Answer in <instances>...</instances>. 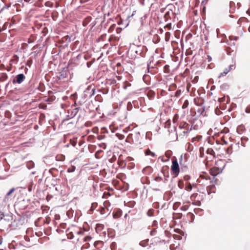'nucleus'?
Masks as SVG:
<instances>
[{
	"label": "nucleus",
	"mask_w": 250,
	"mask_h": 250,
	"mask_svg": "<svg viewBox=\"0 0 250 250\" xmlns=\"http://www.w3.org/2000/svg\"><path fill=\"white\" fill-rule=\"evenodd\" d=\"M171 170L173 174L175 175V176H177L180 172V168L178 161L177 160H174L172 161V165L171 167Z\"/></svg>",
	"instance_id": "obj_1"
},
{
	"label": "nucleus",
	"mask_w": 250,
	"mask_h": 250,
	"mask_svg": "<svg viewBox=\"0 0 250 250\" xmlns=\"http://www.w3.org/2000/svg\"><path fill=\"white\" fill-rule=\"evenodd\" d=\"M146 52V47L143 46H138L135 51V53L137 54L138 57H145Z\"/></svg>",
	"instance_id": "obj_2"
},
{
	"label": "nucleus",
	"mask_w": 250,
	"mask_h": 250,
	"mask_svg": "<svg viewBox=\"0 0 250 250\" xmlns=\"http://www.w3.org/2000/svg\"><path fill=\"white\" fill-rule=\"evenodd\" d=\"M179 128L180 132L183 134L184 136L189 132L192 129V127L186 123H184L182 125H180Z\"/></svg>",
	"instance_id": "obj_3"
},
{
	"label": "nucleus",
	"mask_w": 250,
	"mask_h": 250,
	"mask_svg": "<svg viewBox=\"0 0 250 250\" xmlns=\"http://www.w3.org/2000/svg\"><path fill=\"white\" fill-rule=\"evenodd\" d=\"M95 87L93 85H89L87 88L84 91V95L86 97H91L95 94Z\"/></svg>",
	"instance_id": "obj_4"
},
{
	"label": "nucleus",
	"mask_w": 250,
	"mask_h": 250,
	"mask_svg": "<svg viewBox=\"0 0 250 250\" xmlns=\"http://www.w3.org/2000/svg\"><path fill=\"white\" fill-rule=\"evenodd\" d=\"M25 79V77L23 74H20L17 75L13 80V83H21Z\"/></svg>",
	"instance_id": "obj_5"
},
{
	"label": "nucleus",
	"mask_w": 250,
	"mask_h": 250,
	"mask_svg": "<svg viewBox=\"0 0 250 250\" xmlns=\"http://www.w3.org/2000/svg\"><path fill=\"white\" fill-rule=\"evenodd\" d=\"M194 103L199 106L202 105L204 103V99L202 97H196L194 99Z\"/></svg>",
	"instance_id": "obj_6"
},
{
	"label": "nucleus",
	"mask_w": 250,
	"mask_h": 250,
	"mask_svg": "<svg viewBox=\"0 0 250 250\" xmlns=\"http://www.w3.org/2000/svg\"><path fill=\"white\" fill-rule=\"evenodd\" d=\"M229 13H234L235 11V4L233 1H230L229 2Z\"/></svg>",
	"instance_id": "obj_7"
},
{
	"label": "nucleus",
	"mask_w": 250,
	"mask_h": 250,
	"mask_svg": "<svg viewBox=\"0 0 250 250\" xmlns=\"http://www.w3.org/2000/svg\"><path fill=\"white\" fill-rule=\"evenodd\" d=\"M145 154L146 155V156H151V157H155L156 155H155V153L153 152H152L149 149H146V150H145Z\"/></svg>",
	"instance_id": "obj_8"
},
{
	"label": "nucleus",
	"mask_w": 250,
	"mask_h": 250,
	"mask_svg": "<svg viewBox=\"0 0 250 250\" xmlns=\"http://www.w3.org/2000/svg\"><path fill=\"white\" fill-rule=\"evenodd\" d=\"M245 130V127L243 125H239L237 128V132L241 134Z\"/></svg>",
	"instance_id": "obj_9"
},
{
	"label": "nucleus",
	"mask_w": 250,
	"mask_h": 250,
	"mask_svg": "<svg viewBox=\"0 0 250 250\" xmlns=\"http://www.w3.org/2000/svg\"><path fill=\"white\" fill-rule=\"evenodd\" d=\"M79 107H77L72 110L71 112V118L74 117L78 113Z\"/></svg>",
	"instance_id": "obj_10"
},
{
	"label": "nucleus",
	"mask_w": 250,
	"mask_h": 250,
	"mask_svg": "<svg viewBox=\"0 0 250 250\" xmlns=\"http://www.w3.org/2000/svg\"><path fill=\"white\" fill-rule=\"evenodd\" d=\"M192 189V185L189 183H187L186 184V187H185V189L187 191H189L191 190Z\"/></svg>",
	"instance_id": "obj_11"
},
{
	"label": "nucleus",
	"mask_w": 250,
	"mask_h": 250,
	"mask_svg": "<svg viewBox=\"0 0 250 250\" xmlns=\"http://www.w3.org/2000/svg\"><path fill=\"white\" fill-rule=\"evenodd\" d=\"M148 241H149L148 239H146V240L141 241L140 242L139 244L140 246H141L142 247H146L148 245Z\"/></svg>",
	"instance_id": "obj_12"
},
{
	"label": "nucleus",
	"mask_w": 250,
	"mask_h": 250,
	"mask_svg": "<svg viewBox=\"0 0 250 250\" xmlns=\"http://www.w3.org/2000/svg\"><path fill=\"white\" fill-rule=\"evenodd\" d=\"M15 190L14 188H12L6 194L5 198L4 199V201H6L7 196H9L13 192H14Z\"/></svg>",
	"instance_id": "obj_13"
},
{
	"label": "nucleus",
	"mask_w": 250,
	"mask_h": 250,
	"mask_svg": "<svg viewBox=\"0 0 250 250\" xmlns=\"http://www.w3.org/2000/svg\"><path fill=\"white\" fill-rule=\"evenodd\" d=\"M229 69H228V68H226L223 72L221 73L220 74L218 77L220 78L222 76L226 75L229 73Z\"/></svg>",
	"instance_id": "obj_14"
},
{
	"label": "nucleus",
	"mask_w": 250,
	"mask_h": 250,
	"mask_svg": "<svg viewBox=\"0 0 250 250\" xmlns=\"http://www.w3.org/2000/svg\"><path fill=\"white\" fill-rule=\"evenodd\" d=\"M76 169V167L74 166H71L70 167L68 168L67 171V172L71 173L75 171Z\"/></svg>",
	"instance_id": "obj_15"
},
{
	"label": "nucleus",
	"mask_w": 250,
	"mask_h": 250,
	"mask_svg": "<svg viewBox=\"0 0 250 250\" xmlns=\"http://www.w3.org/2000/svg\"><path fill=\"white\" fill-rule=\"evenodd\" d=\"M5 217L3 218V219L5 220H7L8 221H10L12 220V216L11 215L7 214L5 215Z\"/></svg>",
	"instance_id": "obj_16"
},
{
	"label": "nucleus",
	"mask_w": 250,
	"mask_h": 250,
	"mask_svg": "<svg viewBox=\"0 0 250 250\" xmlns=\"http://www.w3.org/2000/svg\"><path fill=\"white\" fill-rule=\"evenodd\" d=\"M27 167L28 168V169H31L34 167V164L33 162L30 161L28 162L27 164Z\"/></svg>",
	"instance_id": "obj_17"
},
{
	"label": "nucleus",
	"mask_w": 250,
	"mask_h": 250,
	"mask_svg": "<svg viewBox=\"0 0 250 250\" xmlns=\"http://www.w3.org/2000/svg\"><path fill=\"white\" fill-rule=\"evenodd\" d=\"M116 136H117L119 140H123L125 138V136L123 134H121L119 133H117L115 134Z\"/></svg>",
	"instance_id": "obj_18"
},
{
	"label": "nucleus",
	"mask_w": 250,
	"mask_h": 250,
	"mask_svg": "<svg viewBox=\"0 0 250 250\" xmlns=\"http://www.w3.org/2000/svg\"><path fill=\"white\" fill-rule=\"evenodd\" d=\"M181 94V90L179 89L177 90L175 93V97H179Z\"/></svg>",
	"instance_id": "obj_19"
},
{
	"label": "nucleus",
	"mask_w": 250,
	"mask_h": 250,
	"mask_svg": "<svg viewBox=\"0 0 250 250\" xmlns=\"http://www.w3.org/2000/svg\"><path fill=\"white\" fill-rule=\"evenodd\" d=\"M188 100H186L184 102V103L182 105V108H186L188 106Z\"/></svg>",
	"instance_id": "obj_20"
},
{
	"label": "nucleus",
	"mask_w": 250,
	"mask_h": 250,
	"mask_svg": "<svg viewBox=\"0 0 250 250\" xmlns=\"http://www.w3.org/2000/svg\"><path fill=\"white\" fill-rule=\"evenodd\" d=\"M207 153L209 154L212 155H213L214 154L215 152L212 149L210 148V149H208L207 150Z\"/></svg>",
	"instance_id": "obj_21"
},
{
	"label": "nucleus",
	"mask_w": 250,
	"mask_h": 250,
	"mask_svg": "<svg viewBox=\"0 0 250 250\" xmlns=\"http://www.w3.org/2000/svg\"><path fill=\"white\" fill-rule=\"evenodd\" d=\"M229 39L230 40L237 41V40H238L239 37H236V36H229Z\"/></svg>",
	"instance_id": "obj_22"
},
{
	"label": "nucleus",
	"mask_w": 250,
	"mask_h": 250,
	"mask_svg": "<svg viewBox=\"0 0 250 250\" xmlns=\"http://www.w3.org/2000/svg\"><path fill=\"white\" fill-rule=\"evenodd\" d=\"M0 79H2L3 81L6 80L7 79V75L5 74H3Z\"/></svg>",
	"instance_id": "obj_23"
},
{
	"label": "nucleus",
	"mask_w": 250,
	"mask_h": 250,
	"mask_svg": "<svg viewBox=\"0 0 250 250\" xmlns=\"http://www.w3.org/2000/svg\"><path fill=\"white\" fill-rule=\"evenodd\" d=\"M106 212L105 211V208H102L100 210V213L101 214H105Z\"/></svg>",
	"instance_id": "obj_24"
},
{
	"label": "nucleus",
	"mask_w": 250,
	"mask_h": 250,
	"mask_svg": "<svg viewBox=\"0 0 250 250\" xmlns=\"http://www.w3.org/2000/svg\"><path fill=\"white\" fill-rule=\"evenodd\" d=\"M4 217H5V216H4L3 212L0 211V220L3 219V218Z\"/></svg>",
	"instance_id": "obj_25"
},
{
	"label": "nucleus",
	"mask_w": 250,
	"mask_h": 250,
	"mask_svg": "<svg viewBox=\"0 0 250 250\" xmlns=\"http://www.w3.org/2000/svg\"><path fill=\"white\" fill-rule=\"evenodd\" d=\"M156 230L155 229H153L152 230H151L150 231V235L151 236L154 235L155 234V233H156Z\"/></svg>",
	"instance_id": "obj_26"
},
{
	"label": "nucleus",
	"mask_w": 250,
	"mask_h": 250,
	"mask_svg": "<svg viewBox=\"0 0 250 250\" xmlns=\"http://www.w3.org/2000/svg\"><path fill=\"white\" fill-rule=\"evenodd\" d=\"M150 169V167H146V168H145L143 170V171L144 173H146V171L148 170V169Z\"/></svg>",
	"instance_id": "obj_27"
},
{
	"label": "nucleus",
	"mask_w": 250,
	"mask_h": 250,
	"mask_svg": "<svg viewBox=\"0 0 250 250\" xmlns=\"http://www.w3.org/2000/svg\"><path fill=\"white\" fill-rule=\"evenodd\" d=\"M162 178L160 176H157L155 178V180L156 181H160L162 180Z\"/></svg>",
	"instance_id": "obj_28"
},
{
	"label": "nucleus",
	"mask_w": 250,
	"mask_h": 250,
	"mask_svg": "<svg viewBox=\"0 0 250 250\" xmlns=\"http://www.w3.org/2000/svg\"><path fill=\"white\" fill-rule=\"evenodd\" d=\"M147 215L149 216H151L152 215V211L151 210H149L147 212Z\"/></svg>",
	"instance_id": "obj_29"
},
{
	"label": "nucleus",
	"mask_w": 250,
	"mask_h": 250,
	"mask_svg": "<svg viewBox=\"0 0 250 250\" xmlns=\"http://www.w3.org/2000/svg\"><path fill=\"white\" fill-rule=\"evenodd\" d=\"M109 204V202H108V201H106V202H104V207H106V209H107V210H109V208H107V207H106V206L107 204Z\"/></svg>",
	"instance_id": "obj_30"
},
{
	"label": "nucleus",
	"mask_w": 250,
	"mask_h": 250,
	"mask_svg": "<svg viewBox=\"0 0 250 250\" xmlns=\"http://www.w3.org/2000/svg\"><path fill=\"white\" fill-rule=\"evenodd\" d=\"M91 239V237L89 236H87L85 238V241H88Z\"/></svg>",
	"instance_id": "obj_31"
},
{
	"label": "nucleus",
	"mask_w": 250,
	"mask_h": 250,
	"mask_svg": "<svg viewBox=\"0 0 250 250\" xmlns=\"http://www.w3.org/2000/svg\"><path fill=\"white\" fill-rule=\"evenodd\" d=\"M242 141H243V140H245V141H247L248 139L246 137H242Z\"/></svg>",
	"instance_id": "obj_32"
},
{
	"label": "nucleus",
	"mask_w": 250,
	"mask_h": 250,
	"mask_svg": "<svg viewBox=\"0 0 250 250\" xmlns=\"http://www.w3.org/2000/svg\"><path fill=\"white\" fill-rule=\"evenodd\" d=\"M233 67H234V66L233 65H230L229 66V68L228 69H229L230 71L231 69H232Z\"/></svg>",
	"instance_id": "obj_33"
},
{
	"label": "nucleus",
	"mask_w": 250,
	"mask_h": 250,
	"mask_svg": "<svg viewBox=\"0 0 250 250\" xmlns=\"http://www.w3.org/2000/svg\"><path fill=\"white\" fill-rule=\"evenodd\" d=\"M196 140L197 139L196 138H192V141L193 142H194L195 141H196Z\"/></svg>",
	"instance_id": "obj_34"
},
{
	"label": "nucleus",
	"mask_w": 250,
	"mask_h": 250,
	"mask_svg": "<svg viewBox=\"0 0 250 250\" xmlns=\"http://www.w3.org/2000/svg\"><path fill=\"white\" fill-rule=\"evenodd\" d=\"M201 109H202V111H201V114H202V112H203L204 111V110H205L204 108H202Z\"/></svg>",
	"instance_id": "obj_35"
},
{
	"label": "nucleus",
	"mask_w": 250,
	"mask_h": 250,
	"mask_svg": "<svg viewBox=\"0 0 250 250\" xmlns=\"http://www.w3.org/2000/svg\"><path fill=\"white\" fill-rule=\"evenodd\" d=\"M229 17H230V18H233V16L232 15H229Z\"/></svg>",
	"instance_id": "obj_36"
},
{
	"label": "nucleus",
	"mask_w": 250,
	"mask_h": 250,
	"mask_svg": "<svg viewBox=\"0 0 250 250\" xmlns=\"http://www.w3.org/2000/svg\"><path fill=\"white\" fill-rule=\"evenodd\" d=\"M214 86H212L211 88V90H212L213 89H214Z\"/></svg>",
	"instance_id": "obj_37"
},
{
	"label": "nucleus",
	"mask_w": 250,
	"mask_h": 250,
	"mask_svg": "<svg viewBox=\"0 0 250 250\" xmlns=\"http://www.w3.org/2000/svg\"><path fill=\"white\" fill-rule=\"evenodd\" d=\"M214 86H212L211 88V90H212L213 89H214Z\"/></svg>",
	"instance_id": "obj_38"
},
{
	"label": "nucleus",
	"mask_w": 250,
	"mask_h": 250,
	"mask_svg": "<svg viewBox=\"0 0 250 250\" xmlns=\"http://www.w3.org/2000/svg\"><path fill=\"white\" fill-rule=\"evenodd\" d=\"M246 112H249V111H248V109H246Z\"/></svg>",
	"instance_id": "obj_39"
},
{
	"label": "nucleus",
	"mask_w": 250,
	"mask_h": 250,
	"mask_svg": "<svg viewBox=\"0 0 250 250\" xmlns=\"http://www.w3.org/2000/svg\"><path fill=\"white\" fill-rule=\"evenodd\" d=\"M1 242H2V241L1 240V238H0V244H1Z\"/></svg>",
	"instance_id": "obj_40"
},
{
	"label": "nucleus",
	"mask_w": 250,
	"mask_h": 250,
	"mask_svg": "<svg viewBox=\"0 0 250 250\" xmlns=\"http://www.w3.org/2000/svg\"><path fill=\"white\" fill-rule=\"evenodd\" d=\"M126 216H127V214H126L125 215V217H126Z\"/></svg>",
	"instance_id": "obj_41"
}]
</instances>
